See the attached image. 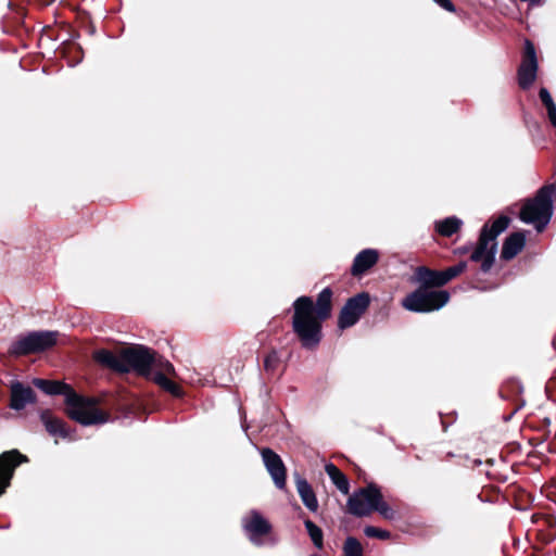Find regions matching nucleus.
<instances>
[{
  "mask_svg": "<svg viewBox=\"0 0 556 556\" xmlns=\"http://www.w3.org/2000/svg\"><path fill=\"white\" fill-rule=\"evenodd\" d=\"M311 556H319V555L314 554V555H311Z\"/></svg>",
  "mask_w": 556,
  "mask_h": 556,
  "instance_id": "33",
  "label": "nucleus"
},
{
  "mask_svg": "<svg viewBox=\"0 0 556 556\" xmlns=\"http://www.w3.org/2000/svg\"><path fill=\"white\" fill-rule=\"evenodd\" d=\"M538 67L535 48L530 40H526L522 61L518 68V84L520 88L528 89L532 86L536 78Z\"/></svg>",
  "mask_w": 556,
  "mask_h": 556,
  "instance_id": "10",
  "label": "nucleus"
},
{
  "mask_svg": "<svg viewBox=\"0 0 556 556\" xmlns=\"http://www.w3.org/2000/svg\"><path fill=\"white\" fill-rule=\"evenodd\" d=\"M448 300L450 293L445 290L420 287L403 299L402 306L410 312L427 313L440 309Z\"/></svg>",
  "mask_w": 556,
  "mask_h": 556,
  "instance_id": "6",
  "label": "nucleus"
},
{
  "mask_svg": "<svg viewBox=\"0 0 556 556\" xmlns=\"http://www.w3.org/2000/svg\"><path fill=\"white\" fill-rule=\"evenodd\" d=\"M555 194L554 185L542 187L533 199L523 204L520 219L526 224H532L538 231H542L551 220Z\"/></svg>",
  "mask_w": 556,
  "mask_h": 556,
  "instance_id": "4",
  "label": "nucleus"
},
{
  "mask_svg": "<svg viewBox=\"0 0 556 556\" xmlns=\"http://www.w3.org/2000/svg\"><path fill=\"white\" fill-rule=\"evenodd\" d=\"M27 462V457L17 450L4 452L0 455V496L10 484L15 467Z\"/></svg>",
  "mask_w": 556,
  "mask_h": 556,
  "instance_id": "12",
  "label": "nucleus"
},
{
  "mask_svg": "<svg viewBox=\"0 0 556 556\" xmlns=\"http://www.w3.org/2000/svg\"><path fill=\"white\" fill-rule=\"evenodd\" d=\"M152 366L156 369L154 372H163L166 377L176 375L174 366L163 357L155 356V362Z\"/></svg>",
  "mask_w": 556,
  "mask_h": 556,
  "instance_id": "27",
  "label": "nucleus"
},
{
  "mask_svg": "<svg viewBox=\"0 0 556 556\" xmlns=\"http://www.w3.org/2000/svg\"><path fill=\"white\" fill-rule=\"evenodd\" d=\"M304 526L313 544L317 548L321 549L324 546V534L321 529L311 520H305Z\"/></svg>",
  "mask_w": 556,
  "mask_h": 556,
  "instance_id": "25",
  "label": "nucleus"
},
{
  "mask_svg": "<svg viewBox=\"0 0 556 556\" xmlns=\"http://www.w3.org/2000/svg\"><path fill=\"white\" fill-rule=\"evenodd\" d=\"M526 244V237L522 232H514L503 243L502 258L509 261L514 258Z\"/></svg>",
  "mask_w": 556,
  "mask_h": 556,
  "instance_id": "16",
  "label": "nucleus"
},
{
  "mask_svg": "<svg viewBox=\"0 0 556 556\" xmlns=\"http://www.w3.org/2000/svg\"><path fill=\"white\" fill-rule=\"evenodd\" d=\"M463 222L455 217H447L442 220H438L434 224L435 231L443 237H451L455 232H457L462 226Z\"/></svg>",
  "mask_w": 556,
  "mask_h": 556,
  "instance_id": "22",
  "label": "nucleus"
},
{
  "mask_svg": "<svg viewBox=\"0 0 556 556\" xmlns=\"http://www.w3.org/2000/svg\"><path fill=\"white\" fill-rule=\"evenodd\" d=\"M466 268H467L466 262H460L454 266L446 268L445 270H442L443 275H444L445 282L447 283L453 278L460 275Z\"/></svg>",
  "mask_w": 556,
  "mask_h": 556,
  "instance_id": "28",
  "label": "nucleus"
},
{
  "mask_svg": "<svg viewBox=\"0 0 556 556\" xmlns=\"http://www.w3.org/2000/svg\"><path fill=\"white\" fill-rule=\"evenodd\" d=\"M531 4H539L540 2L539 1H535V2H530Z\"/></svg>",
  "mask_w": 556,
  "mask_h": 556,
  "instance_id": "32",
  "label": "nucleus"
},
{
  "mask_svg": "<svg viewBox=\"0 0 556 556\" xmlns=\"http://www.w3.org/2000/svg\"><path fill=\"white\" fill-rule=\"evenodd\" d=\"M40 419H41L42 424L45 425L46 430L51 435H60L63 438L68 435L63 420L52 416V414L49 410L41 412Z\"/></svg>",
  "mask_w": 556,
  "mask_h": 556,
  "instance_id": "19",
  "label": "nucleus"
},
{
  "mask_svg": "<svg viewBox=\"0 0 556 556\" xmlns=\"http://www.w3.org/2000/svg\"><path fill=\"white\" fill-rule=\"evenodd\" d=\"M58 331H31L20 336L10 346L9 353L14 356L43 352L56 344Z\"/></svg>",
  "mask_w": 556,
  "mask_h": 556,
  "instance_id": "7",
  "label": "nucleus"
},
{
  "mask_svg": "<svg viewBox=\"0 0 556 556\" xmlns=\"http://www.w3.org/2000/svg\"><path fill=\"white\" fill-rule=\"evenodd\" d=\"M332 291L325 288L317 298L316 305L309 296H300L293 303L292 328L306 349L315 348L321 339V321L331 315Z\"/></svg>",
  "mask_w": 556,
  "mask_h": 556,
  "instance_id": "1",
  "label": "nucleus"
},
{
  "mask_svg": "<svg viewBox=\"0 0 556 556\" xmlns=\"http://www.w3.org/2000/svg\"><path fill=\"white\" fill-rule=\"evenodd\" d=\"M325 470L333 484L341 491L343 494H348L350 490L349 481L345 475L333 464L329 463L325 466Z\"/></svg>",
  "mask_w": 556,
  "mask_h": 556,
  "instance_id": "21",
  "label": "nucleus"
},
{
  "mask_svg": "<svg viewBox=\"0 0 556 556\" xmlns=\"http://www.w3.org/2000/svg\"><path fill=\"white\" fill-rule=\"evenodd\" d=\"M152 379L156 384H159L163 390L169 392L172 395L176 397H180L182 395L181 388L163 372H153Z\"/></svg>",
  "mask_w": 556,
  "mask_h": 556,
  "instance_id": "23",
  "label": "nucleus"
},
{
  "mask_svg": "<svg viewBox=\"0 0 556 556\" xmlns=\"http://www.w3.org/2000/svg\"><path fill=\"white\" fill-rule=\"evenodd\" d=\"M364 533L368 538H377L381 540H386L390 538V532L387 530H382L372 526H368L364 529Z\"/></svg>",
  "mask_w": 556,
  "mask_h": 556,
  "instance_id": "29",
  "label": "nucleus"
},
{
  "mask_svg": "<svg viewBox=\"0 0 556 556\" xmlns=\"http://www.w3.org/2000/svg\"><path fill=\"white\" fill-rule=\"evenodd\" d=\"M93 357L98 363L105 367L119 372H125L123 350L118 354H114L109 350H99L94 353Z\"/></svg>",
  "mask_w": 556,
  "mask_h": 556,
  "instance_id": "17",
  "label": "nucleus"
},
{
  "mask_svg": "<svg viewBox=\"0 0 556 556\" xmlns=\"http://www.w3.org/2000/svg\"><path fill=\"white\" fill-rule=\"evenodd\" d=\"M364 551L359 541L353 536L346 538L343 545L344 556H363Z\"/></svg>",
  "mask_w": 556,
  "mask_h": 556,
  "instance_id": "26",
  "label": "nucleus"
},
{
  "mask_svg": "<svg viewBox=\"0 0 556 556\" xmlns=\"http://www.w3.org/2000/svg\"><path fill=\"white\" fill-rule=\"evenodd\" d=\"M349 513L356 517H365L378 511L386 519H393L394 510L383 501L380 490L375 484L354 492L348 500Z\"/></svg>",
  "mask_w": 556,
  "mask_h": 556,
  "instance_id": "3",
  "label": "nucleus"
},
{
  "mask_svg": "<svg viewBox=\"0 0 556 556\" xmlns=\"http://www.w3.org/2000/svg\"><path fill=\"white\" fill-rule=\"evenodd\" d=\"M242 527L250 541L255 545H262V536L268 534L271 525L256 510H252L249 516L242 519Z\"/></svg>",
  "mask_w": 556,
  "mask_h": 556,
  "instance_id": "11",
  "label": "nucleus"
},
{
  "mask_svg": "<svg viewBox=\"0 0 556 556\" xmlns=\"http://www.w3.org/2000/svg\"><path fill=\"white\" fill-rule=\"evenodd\" d=\"M539 97L547 111L551 124L556 128V104L549 91L546 88H541Z\"/></svg>",
  "mask_w": 556,
  "mask_h": 556,
  "instance_id": "24",
  "label": "nucleus"
},
{
  "mask_svg": "<svg viewBox=\"0 0 556 556\" xmlns=\"http://www.w3.org/2000/svg\"><path fill=\"white\" fill-rule=\"evenodd\" d=\"M418 278L425 287H442L446 285L443 271L431 270L426 267L418 268Z\"/></svg>",
  "mask_w": 556,
  "mask_h": 556,
  "instance_id": "20",
  "label": "nucleus"
},
{
  "mask_svg": "<svg viewBox=\"0 0 556 556\" xmlns=\"http://www.w3.org/2000/svg\"><path fill=\"white\" fill-rule=\"evenodd\" d=\"M442 9L448 12H455L454 2H438Z\"/></svg>",
  "mask_w": 556,
  "mask_h": 556,
  "instance_id": "31",
  "label": "nucleus"
},
{
  "mask_svg": "<svg viewBox=\"0 0 556 556\" xmlns=\"http://www.w3.org/2000/svg\"><path fill=\"white\" fill-rule=\"evenodd\" d=\"M370 298L365 292L350 298L340 312L338 320L339 328L345 329L355 325L368 308Z\"/></svg>",
  "mask_w": 556,
  "mask_h": 556,
  "instance_id": "9",
  "label": "nucleus"
},
{
  "mask_svg": "<svg viewBox=\"0 0 556 556\" xmlns=\"http://www.w3.org/2000/svg\"><path fill=\"white\" fill-rule=\"evenodd\" d=\"M33 383L46 394L64 395L68 416L84 426L105 424L110 420V415L97 407L96 399L78 395L70 384L40 378L34 379Z\"/></svg>",
  "mask_w": 556,
  "mask_h": 556,
  "instance_id": "2",
  "label": "nucleus"
},
{
  "mask_svg": "<svg viewBox=\"0 0 556 556\" xmlns=\"http://www.w3.org/2000/svg\"><path fill=\"white\" fill-rule=\"evenodd\" d=\"M509 222L507 216H500L490 229L486 225L482 228L478 244L470 256L471 261L481 263L482 271L486 273L493 266L497 248L496 237L506 230Z\"/></svg>",
  "mask_w": 556,
  "mask_h": 556,
  "instance_id": "5",
  "label": "nucleus"
},
{
  "mask_svg": "<svg viewBox=\"0 0 556 556\" xmlns=\"http://www.w3.org/2000/svg\"><path fill=\"white\" fill-rule=\"evenodd\" d=\"M279 357L276 352L269 353L264 359V367L267 371H271L276 368Z\"/></svg>",
  "mask_w": 556,
  "mask_h": 556,
  "instance_id": "30",
  "label": "nucleus"
},
{
  "mask_svg": "<svg viewBox=\"0 0 556 556\" xmlns=\"http://www.w3.org/2000/svg\"><path fill=\"white\" fill-rule=\"evenodd\" d=\"M378 252L374 249H366L359 252L353 262L351 271L354 276H359L371 268L378 262Z\"/></svg>",
  "mask_w": 556,
  "mask_h": 556,
  "instance_id": "15",
  "label": "nucleus"
},
{
  "mask_svg": "<svg viewBox=\"0 0 556 556\" xmlns=\"http://www.w3.org/2000/svg\"><path fill=\"white\" fill-rule=\"evenodd\" d=\"M36 393L29 387L17 380L10 383V408L13 410H22L27 405L36 402Z\"/></svg>",
  "mask_w": 556,
  "mask_h": 556,
  "instance_id": "14",
  "label": "nucleus"
},
{
  "mask_svg": "<svg viewBox=\"0 0 556 556\" xmlns=\"http://www.w3.org/2000/svg\"><path fill=\"white\" fill-rule=\"evenodd\" d=\"M296 490L298 493L303 502V504L311 510L316 511L318 508V501L316 498V495L309 485V483L303 479L298 478L296 479Z\"/></svg>",
  "mask_w": 556,
  "mask_h": 556,
  "instance_id": "18",
  "label": "nucleus"
},
{
  "mask_svg": "<svg viewBox=\"0 0 556 556\" xmlns=\"http://www.w3.org/2000/svg\"><path fill=\"white\" fill-rule=\"evenodd\" d=\"M155 362V353L146 346L138 345L123 349V363L125 372L135 370L141 376H150L152 364Z\"/></svg>",
  "mask_w": 556,
  "mask_h": 556,
  "instance_id": "8",
  "label": "nucleus"
},
{
  "mask_svg": "<svg viewBox=\"0 0 556 556\" xmlns=\"http://www.w3.org/2000/svg\"><path fill=\"white\" fill-rule=\"evenodd\" d=\"M261 455L275 485L282 490L286 486V467L280 456L270 448H263Z\"/></svg>",
  "mask_w": 556,
  "mask_h": 556,
  "instance_id": "13",
  "label": "nucleus"
}]
</instances>
